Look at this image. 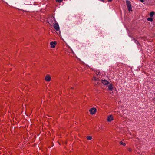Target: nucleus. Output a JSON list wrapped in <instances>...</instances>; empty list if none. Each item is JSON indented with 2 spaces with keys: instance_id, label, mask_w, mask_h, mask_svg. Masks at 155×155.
I'll list each match as a JSON object with an SVG mask.
<instances>
[{
  "instance_id": "obj_1",
  "label": "nucleus",
  "mask_w": 155,
  "mask_h": 155,
  "mask_svg": "<svg viewBox=\"0 0 155 155\" xmlns=\"http://www.w3.org/2000/svg\"><path fill=\"white\" fill-rule=\"evenodd\" d=\"M126 4L127 5V8L128 9V10L129 11H132V7H131V4L129 2L128 0H127L126 1Z\"/></svg>"
},
{
  "instance_id": "obj_2",
  "label": "nucleus",
  "mask_w": 155,
  "mask_h": 155,
  "mask_svg": "<svg viewBox=\"0 0 155 155\" xmlns=\"http://www.w3.org/2000/svg\"><path fill=\"white\" fill-rule=\"evenodd\" d=\"M48 21L49 24L51 25H52L54 23L56 22V21L54 17H51L49 20Z\"/></svg>"
},
{
  "instance_id": "obj_3",
  "label": "nucleus",
  "mask_w": 155,
  "mask_h": 155,
  "mask_svg": "<svg viewBox=\"0 0 155 155\" xmlns=\"http://www.w3.org/2000/svg\"><path fill=\"white\" fill-rule=\"evenodd\" d=\"M89 112L91 114H93L96 112V109L95 108H92L89 110Z\"/></svg>"
},
{
  "instance_id": "obj_4",
  "label": "nucleus",
  "mask_w": 155,
  "mask_h": 155,
  "mask_svg": "<svg viewBox=\"0 0 155 155\" xmlns=\"http://www.w3.org/2000/svg\"><path fill=\"white\" fill-rule=\"evenodd\" d=\"M53 26L54 28L56 31H58L59 30V27L58 23H54L53 25Z\"/></svg>"
},
{
  "instance_id": "obj_5",
  "label": "nucleus",
  "mask_w": 155,
  "mask_h": 155,
  "mask_svg": "<svg viewBox=\"0 0 155 155\" xmlns=\"http://www.w3.org/2000/svg\"><path fill=\"white\" fill-rule=\"evenodd\" d=\"M113 120V118L111 115H109L107 118V120L108 122H111Z\"/></svg>"
},
{
  "instance_id": "obj_6",
  "label": "nucleus",
  "mask_w": 155,
  "mask_h": 155,
  "mask_svg": "<svg viewBox=\"0 0 155 155\" xmlns=\"http://www.w3.org/2000/svg\"><path fill=\"white\" fill-rule=\"evenodd\" d=\"M51 79V78L50 76L48 75H47L45 78V80L47 81H50Z\"/></svg>"
},
{
  "instance_id": "obj_7",
  "label": "nucleus",
  "mask_w": 155,
  "mask_h": 155,
  "mask_svg": "<svg viewBox=\"0 0 155 155\" xmlns=\"http://www.w3.org/2000/svg\"><path fill=\"white\" fill-rule=\"evenodd\" d=\"M56 42L55 41L51 42H50V44L51 46V47L52 48H54L55 47V46L56 45Z\"/></svg>"
},
{
  "instance_id": "obj_8",
  "label": "nucleus",
  "mask_w": 155,
  "mask_h": 155,
  "mask_svg": "<svg viewBox=\"0 0 155 155\" xmlns=\"http://www.w3.org/2000/svg\"><path fill=\"white\" fill-rule=\"evenodd\" d=\"M101 83L104 85H107L108 84V82L107 81L105 80H102L101 81Z\"/></svg>"
},
{
  "instance_id": "obj_9",
  "label": "nucleus",
  "mask_w": 155,
  "mask_h": 155,
  "mask_svg": "<svg viewBox=\"0 0 155 155\" xmlns=\"http://www.w3.org/2000/svg\"><path fill=\"white\" fill-rule=\"evenodd\" d=\"M108 89L112 91L113 90V87L112 84H110L108 86Z\"/></svg>"
},
{
  "instance_id": "obj_10",
  "label": "nucleus",
  "mask_w": 155,
  "mask_h": 155,
  "mask_svg": "<svg viewBox=\"0 0 155 155\" xmlns=\"http://www.w3.org/2000/svg\"><path fill=\"white\" fill-rule=\"evenodd\" d=\"M155 14V12H151L150 14V16L152 17Z\"/></svg>"
},
{
  "instance_id": "obj_11",
  "label": "nucleus",
  "mask_w": 155,
  "mask_h": 155,
  "mask_svg": "<svg viewBox=\"0 0 155 155\" xmlns=\"http://www.w3.org/2000/svg\"><path fill=\"white\" fill-rule=\"evenodd\" d=\"M87 140H90L92 139V137L91 136H87Z\"/></svg>"
},
{
  "instance_id": "obj_12",
  "label": "nucleus",
  "mask_w": 155,
  "mask_h": 155,
  "mask_svg": "<svg viewBox=\"0 0 155 155\" xmlns=\"http://www.w3.org/2000/svg\"><path fill=\"white\" fill-rule=\"evenodd\" d=\"M147 20L150 21H153V18H149L147 19Z\"/></svg>"
},
{
  "instance_id": "obj_13",
  "label": "nucleus",
  "mask_w": 155,
  "mask_h": 155,
  "mask_svg": "<svg viewBox=\"0 0 155 155\" xmlns=\"http://www.w3.org/2000/svg\"><path fill=\"white\" fill-rule=\"evenodd\" d=\"M119 143L121 145H123L124 146H125L126 145L125 143L123 141L120 142Z\"/></svg>"
},
{
  "instance_id": "obj_14",
  "label": "nucleus",
  "mask_w": 155,
  "mask_h": 155,
  "mask_svg": "<svg viewBox=\"0 0 155 155\" xmlns=\"http://www.w3.org/2000/svg\"><path fill=\"white\" fill-rule=\"evenodd\" d=\"M63 1V0H56V2H58L59 3Z\"/></svg>"
},
{
  "instance_id": "obj_15",
  "label": "nucleus",
  "mask_w": 155,
  "mask_h": 155,
  "mask_svg": "<svg viewBox=\"0 0 155 155\" xmlns=\"http://www.w3.org/2000/svg\"><path fill=\"white\" fill-rule=\"evenodd\" d=\"M134 41L135 43H137L138 42V41H137L135 39H134Z\"/></svg>"
},
{
  "instance_id": "obj_16",
  "label": "nucleus",
  "mask_w": 155,
  "mask_h": 155,
  "mask_svg": "<svg viewBox=\"0 0 155 155\" xmlns=\"http://www.w3.org/2000/svg\"><path fill=\"white\" fill-rule=\"evenodd\" d=\"M128 150L129 152H131L132 150V149L131 148H129L128 149Z\"/></svg>"
},
{
  "instance_id": "obj_17",
  "label": "nucleus",
  "mask_w": 155,
  "mask_h": 155,
  "mask_svg": "<svg viewBox=\"0 0 155 155\" xmlns=\"http://www.w3.org/2000/svg\"><path fill=\"white\" fill-rule=\"evenodd\" d=\"M93 79L94 80H95V81H96L97 80V79L95 77H94Z\"/></svg>"
},
{
  "instance_id": "obj_18",
  "label": "nucleus",
  "mask_w": 155,
  "mask_h": 155,
  "mask_svg": "<svg viewBox=\"0 0 155 155\" xmlns=\"http://www.w3.org/2000/svg\"><path fill=\"white\" fill-rule=\"evenodd\" d=\"M140 1L141 2H143L144 1V0H140Z\"/></svg>"
},
{
  "instance_id": "obj_19",
  "label": "nucleus",
  "mask_w": 155,
  "mask_h": 155,
  "mask_svg": "<svg viewBox=\"0 0 155 155\" xmlns=\"http://www.w3.org/2000/svg\"><path fill=\"white\" fill-rule=\"evenodd\" d=\"M108 2H111L112 1V0H107Z\"/></svg>"
},
{
  "instance_id": "obj_20",
  "label": "nucleus",
  "mask_w": 155,
  "mask_h": 155,
  "mask_svg": "<svg viewBox=\"0 0 155 155\" xmlns=\"http://www.w3.org/2000/svg\"><path fill=\"white\" fill-rule=\"evenodd\" d=\"M100 0V1H103V0Z\"/></svg>"
}]
</instances>
